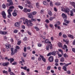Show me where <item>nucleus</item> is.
<instances>
[{
  "label": "nucleus",
  "instance_id": "f257e3e1",
  "mask_svg": "<svg viewBox=\"0 0 75 75\" xmlns=\"http://www.w3.org/2000/svg\"><path fill=\"white\" fill-rule=\"evenodd\" d=\"M36 14L37 12L35 11L32 13H28L27 15L28 16V17H29V18H33V16H35V15Z\"/></svg>",
  "mask_w": 75,
  "mask_h": 75
},
{
  "label": "nucleus",
  "instance_id": "f03ea898",
  "mask_svg": "<svg viewBox=\"0 0 75 75\" xmlns=\"http://www.w3.org/2000/svg\"><path fill=\"white\" fill-rule=\"evenodd\" d=\"M45 42L46 44H48L47 45H48L50 49H52V45L51 44V42H50L49 40L46 39L45 40Z\"/></svg>",
  "mask_w": 75,
  "mask_h": 75
},
{
  "label": "nucleus",
  "instance_id": "7ed1b4c3",
  "mask_svg": "<svg viewBox=\"0 0 75 75\" xmlns=\"http://www.w3.org/2000/svg\"><path fill=\"white\" fill-rule=\"evenodd\" d=\"M1 14L2 16V17H3L4 19H6V14L5 11H2L1 13Z\"/></svg>",
  "mask_w": 75,
  "mask_h": 75
},
{
  "label": "nucleus",
  "instance_id": "20e7f679",
  "mask_svg": "<svg viewBox=\"0 0 75 75\" xmlns=\"http://www.w3.org/2000/svg\"><path fill=\"white\" fill-rule=\"evenodd\" d=\"M49 62H52L54 61V58L52 56H50L49 58Z\"/></svg>",
  "mask_w": 75,
  "mask_h": 75
},
{
  "label": "nucleus",
  "instance_id": "39448f33",
  "mask_svg": "<svg viewBox=\"0 0 75 75\" xmlns=\"http://www.w3.org/2000/svg\"><path fill=\"white\" fill-rule=\"evenodd\" d=\"M8 15L7 16L8 18H10V17H11V14L10 10H8Z\"/></svg>",
  "mask_w": 75,
  "mask_h": 75
},
{
  "label": "nucleus",
  "instance_id": "423d86ee",
  "mask_svg": "<svg viewBox=\"0 0 75 75\" xmlns=\"http://www.w3.org/2000/svg\"><path fill=\"white\" fill-rule=\"evenodd\" d=\"M28 22H29V21H28V20L27 19H26L25 20V23H24V24H25V23L26 24L27 26H28V28H29V27H30V26H29V24H28Z\"/></svg>",
  "mask_w": 75,
  "mask_h": 75
},
{
  "label": "nucleus",
  "instance_id": "0eeeda50",
  "mask_svg": "<svg viewBox=\"0 0 75 75\" xmlns=\"http://www.w3.org/2000/svg\"><path fill=\"white\" fill-rule=\"evenodd\" d=\"M62 16L63 17V19H67V15L64 13H62Z\"/></svg>",
  "mask_w": 75,
  "mask_h": 75
},
{
  "label": "nucleus",
  "instance_id": "6e6552de",
  "mask_svg": "<svg viewBox=\"0 0 75 75\" xmlns=\"http://www.w3.org/2000/svg\"><path fill=\"white\" fill-rule=\"evenodd\" d=\"M10 64V63L9 62H6L5 63H3V64L2 65L3 66H4V67H7L8 65H9Z\"/></svg>",
  "mask_w": 75,
  "mask_h": 75
},
{
  "label": "nucleus",
  "instance_id": "1a4fd4ad",
  "mask_svg": "<svg viewBox=\"0 0 75 75\" xmlns=\"http://www.w3.org/2000/svg\"><path fill=\"white\" fill-rule=\"evenodd\" d=\"M40 57L41 58L42 61H44V62H45L46 61L45 59L44 58V56H43L41 55L40 54Z\"/></svg>",
  "mask_w": 75,
  "mask_h": 75
},
{
  "label": "nucleus",
  "instance_id": "9d476101",
  "mask_svg": "<svg viewBox=\"0 0 75 75\" xmlns=\"http://www.w3.org/2000/svg\"><path fill=\"white\" fill-rule=\"evenodd\" d=\"M69 8H68L67 7H65V11L66 12V13H68L69 12Z\"/></svg>",
  "mask_w": 75,
  "mask_h": 75
},
{
  "label": "nucleus",
  "instance_id": "9b49d317",
  "mask_svg": "<svg viewBox=\"0 0 75 75\" xmlns=\"http://www.w3.org/2000/svg\"><path fill=\"white\" fill-rule=\"evenodd\" d=\"M14 8V7L13 6H12L9 7V10H10V12H12V11H13V9Z\"/></svg>",
  "mask_w": 75,
  "mask_h": 75
},
{
  "label": "nucleus",
  "instance_id": "f8f14e48",
  "mask_svg": "<svg viewBox=\"0 0 75 75\" xmlns=\"http://www.w3.org/2000/svg\"><path fill=\"white\" fill-rule=\"evenodd\" d=\"M70 4L73 6L75 8V3L74 2H70Z\"/></svg>",
  "mask_w": 75,
  "mask_h": 75
},
{
  "label": "nucleus",
  "instance_id": "ddd939ff",
  "mask_svg": "<svg viewBox=\"0 0 75 75\" xmlns=\"http://www.w3.org/2000/svg\"><path fill=\"white\" fill-rule=\"evenodd\" d=\"M7 1L8 3H10V4L11 5H13V2H12V0H7Z\"/></svg>",
  "mask_w": 75,
  "mask_h": 75
},
{
  "label": "nucleus",
  "instance_id": "4468645a",
  "mask_svg": "<svg viewBox=\"0 0 75 75\" xmlns=\"http://www.w3.org/2000/svg\"><path fill=\"white\" fill-rule=\"evenodd\" d=\"M70 16H74V12L73 11L71 10L70 11Z\"/></svg>",
  "mask_w": 75,
  "mask_h": 75
},
{
  "label": "nucleus",
  "instance_id": "2eb2a0df",
  "mask_svg": "<svg viewBox=\"0 0 75 75\" xmlns=\"http://www.w3.org/2000/svg\"><path fill=\"white\" fill-rule=\"evenodd\" d=\"M15 27H19V26H20V24H19L18 22H16L15 23Z\"/></svg>",
  "mask_w": 75,
  "mask_h": 75
},
{
  "label": "nucleus",
  "instance_id": "dca6fc26",
  "mask_svg": "<svg viewBox=\"0 0 75 75\" xmlns=\"http://www.w3.org/2000/svg\"><path fill=\"white\" fill-rule=\"evenodd\" d=\"M62 48L63 50H65L66 49H67V48H68V47H67V45H64L63 46Z\"/></svg>",
  "mask_w": 75,
  "mask_h": 75
},
{
  "label": "nucleus",
  "instance_id": "f3484780",
  "mask_svg": "<svg viewBox=\"0 0 75 75\" xmlns=\"http://www.w3.org/2000/svg\"><path fill=\"white\" fill-rule=\"evenodd\" d=\"M5 46L6 47V49H8V48H10V45L8 44L7 45L6 44Z\"/></svg>",
  "mask_w": 75,
  "mask_h": 75
},
{
  "label": "nucleus",
  "instance_id": "a211bd4d",
  "mask_svg": "<svg viewBox=\"0 0 75 75\" xmlns=\"http://www.w3.org/2000/svg\"><path fill=\"white\" fill-rule=\"evenodd\" d=\"M29 21H30V22H33V21L35 22L36 21V19H33V18H32L31 19V20H29Z\"/></svg>",
  "mask_w": 75,
  "mask_h": 75
},
{
  "label": "nucleus",
  "instance_id": "6ab92c4d",
  "mask_svg": "<svg viewBox=\"0 0 75 75\" xmlns=\"http://www.w3.org/2000/svg\"><path fill=\"white\" fill-rule=\"evenodd\" d=\"M58 46L59 47V48H62V45L61 43H59L58 44Z\"/></svg>",
  "mask_w": 75,
  "mask_h": 75
},
{
  "label": "nucleus",
  "instance_id": "aec40b11",
  "mask_svg": "<svg viewBox=\"0 0 75 75\" xmlns=\"http://www.w3.org/2000/svg\"><path fill=\"white\" fill-rule=\"evenodd\" d=\"M55 5L56 6H58L61 5V3H60L59 2L56 3H55Z\"/></svg>",
  "mask_w": 75,
  "mask_h": 75
},
{
  "label": "nucleus",
  "instance_id": "412c9836",
  "mask_svg": "<svg viewBox=\"0 0 75 75\" xmlns=\"http://www.w3.org/2000/svg\"><path fill=\"white\" fill-rule=\"evenodd\" d=\"M60 62H64V57H62L60 59Z\"/></svg>",
  "mask_w": 75,
  "mask_h": 75
},
{
  "label": "nucleus",
  "instance_id": "4be33fe9",
  "mask_svg": "<svg viewBox=\"0 0 75 75\" xmlns=\"http://www.w3.org/2000/svg\"><path fill=\"white\" fill-rule=\"evenodd\" d=\"M12 14L14 17H16V16H17V13H15V12H13L12 13Z\"/></svg>",
  "mask_w": 75,
  "mask_h": 75
},
{
  "label": "nucleus",
  "instance_id": "5701e85b",
  "mask_svg": "<svg viewBox=\"0 0 75 75\" xmlns=\"http://www.w3.org/2000/svg\"><path fill=\"white\" fill-rule=\"evenodd\" d=\"M18 43L17 44L18 45H20L21 44V41L19 40H18Z\"/></svg>",
  "mask_w": 75,
  "mask_h": 75
},
{
  "label": "nucleus",
  "instance_id": "b1692460",
  "mask_svg": "<svg viewBox=\"0 0 75 75\" xmlns=\"http://www.w3.org/2000/svg\"><path fill=\"white\" fill-rule=\"evenodd\" d=\"M3 73L4 74H6V75H7L8 74V71H6L5 70L3 71Z\"/></svg>",
  "mask_w": 75,
  "mask_h": 75
},
{
  "label": "nucleus",
  "instance_id": "393cba45",
  "mask_svg": "<svg viewBox=\"0 0 75 75\" xmlns=\"http://www.w3.org/2000/svg\"><path fill=\"white\" fill-rule=\"evenodd\" d=\"M63 69L65 71H67V67L66 66H63Z\"/></svg>",
  "mask_w": 75,
  "mask_h": 75
},
{
  "label": "nucleus",
  "instance_id": "a878e982",
  "mask_svg": "<svg viewBox=\"0 0 75 75\" xmlns=\"http://www.w3.org/2000/svg\"><path fill=\"white\" fill-rule=\"evenodd\" d=\"M25 2L27 4H30V1L28 0H26Z\"/></svg>",
  "mask_w": 75,
  "mask_h": 75
},
{
  "label": "nucleus",
  "instance_id": "bb28decb",
  "mask_svg": "<svg viewBox=\"0 0 75 75\" xmlns=\"http://www.w3.org/2000/svg\"><path fill=\"white\" fill-rule=\"evenodd\" d=\"M10 63L11 64L12 63V62H13L14 61V59L11 58L10 59Z\"/></svg>",
  "mask_w": 75,
  "mask_h": 75
},
{
  "label": "nucleus",
  "instance_id": "cd10ccee",
  "mask_svg": "<svg viewBox=\"0 0 75 75\" xmlns=\"http://www.w3.org/2000/svg\"><path fill=\"white\" fill-rule=\"evenodd\" d=\"M43 3L44 5H47L48 4V3L46 1H43Z\"/></svg>",
  "mask_w": 75,
  "mask_h": 75
},
{
  "label": "nucleus",
  "instance_id": "c85d7f7f",
  "mask_svg": "<svg viewBox=\"0 0 75 75\" xmlns=\"http://www.w3.org/2000/svg\"><path fill=\"white\" fill-rule=\"evenodd\" d=\"M52 53V55H55V54L56 53V52L55 51H53Z\"/></svg>",
  "mask_w": 75,
  "mask_h": 75
},
{
  "label": "nucleus",
  "instance_id": "c756f323",
  "mask_svg": "<svg viewBox=\"0 0 75 75\" xmlns=\"http://www.w3.org/2000/svg\"><path fill=\"white\" fill-rule=\"evenodd\" d=\"M58 51L59 52H61L62 55H63L64 54V53H63V51H62L61 49H59Z\"/></svg>",
  "mask_w": 75,
  "mask_h": 75
},
{
  "label": "nucleus",
  "instance_id": "7c9ffc66",
  "mask_svg": "<svg viewBox=\"0 0 75 75\" xmlns=\"http://www.w3.org/2000/svg\"><path fill=\"white\" fill-rule=\"evenodd\" d=\"M27 8H24L23 9V11L25 13H27Z\"/></svg>",
  "mask_w": 75,
  "mask_h": 75
},
{
  "label": "nucleus",
  "instance_id": "2f4dec72",
  "mask_svg": "<svg viewBox=\"0 0 75 75\" xmlns=\"http://www.w3.org/2000/svg\"><path fill=\"white\" fill-rule=\"evenodd\" d=\"M64 21L67 24H69V21H68V20H67V19H64Z\"/></svg>",
  "mask_w": 75,
  "mask_h": 75
},
{
  "label": "nucleus",
  "instance_id": "473e14b6",
  "mask_svg": "<svg viewBox=\"0 0 75 75\" xmlns=\"http://www.w3.org/2000/svg\"><path fill=\"white\" fill-rule=\"evenodd\" d=\"M61 10L62 11H65V8L63 7H62L61 8Z\"/></svg>",
  "mask_w": 75,
  "mask_h": 75
},
{
  "label": "nucleus",
  "instance_id": "72a5a7b5",
  "mask_svg": "<svg viewBox=\"0 0 75 75\" xmlns=\"http://www.w3.org/2000/svg\"><path fill=\"white\" fill-rule=\"evenodd\" d=\"M32 22H30L29 21V25L30 26H32L33 25V24L32 23H31Z\"/></svg>",
  "mask_w": 75,
  "mask_h": 75
},
{
  "label": "nucleus",
  "instance_id": "f704fd0d",
  "mask_svg": "<svg viewBox=\"0 0 75 75\" xmlns=\"http://www.w3.org/2000/svg\"><path fill=\"white\" fill-rule=\"evenodd\" d=\"M49 26L52 28H53L54 27V25H53L52 24H50L49 25Z\"/></svg>",
  "mask_w": 75,
  "mask_h": 75
},
{
  "label": "nucleus",
  "instance_id": "c9c22d12",
  "mask_svg": "<svg viewBox=\"0 0 75 75\" xmlns=\"http://www.w3.org/2000/svg\"><path fill=\"white\" fill-rule=\"evenodd\" d=\"M64 58H66V57H68V56L67 54L65 53L64 55Z\"/></svg>",
  "mask_w": 75,
  "mask_h": 75
},
{
  "label": "nucleus",
  "instance_id": "e433bc0d",
  "mask_svg": "<svg viewBox=\"0 0 75 75\" xmlns=\"http://www.w3.org/2000/svg\"><path fill=\"white\" fill-rule=\"evenodd\" d=\"M34 28L35 29H36V31H39V30H40V29L38 28V27H35Z\"/></svg>",
  "mask_w": 75,
  "mask_h": 75
},
{
  "label": "nucleus",
  "instance_id": "4c0bfd02",
  "mask_svg": "<svg viewBox=\"0 0 75 75\" xmlns=\"http://www.w3.org/2000/svg\"><path fill=\"white\" fill-rule=\"evenodd\" d=\"M2 7L3 8L5 9L6 7V5H5V4H4L3 5H2Z\"/></svg>",
  "mask_w": 75,
  "mask_h": 75
},
{
  "label": "nucleus",
  "instance_id": "58836bf2",
  "mask_svg": "<svg viewBox=\"0 0 75 75\" xmlns=\"http://www.w3.org/2000/svg\"><path fill=\"white\" fill-rule=\"evenodd\" d=\"M36 7L38 8L39 7H40V6H39V3L38 2H37L36 4Z\"/></svg>",
  "mask_w": 75,
  "mask_h": 75
},
{
  "label": "nucleus",
  "instance_id": "ea45409f",
  "mask_svg": "<svg viewBox=\"0 0 75 75\" xmlns=\"http://www.w3.org/2000/svg\"><path fill=\"white\" fill-rule=\"evenodd\" d=\"M48 14L49 15V16H52V12H51V11H49L48 12Z\"/></svg>",
  "mask_w": 75,
  "mask_h": 75
},
{
  "label": "nucleus",
  "instance_id": "a19ab883",
  "mask_svg": "<svg viewBox=\"0 0 75 75\" xmlns=\"http://www.w3.org/2000/svg\"><path fill=\"white\" fill-rule=\"evenodd\" d=\"M71 63L70 62L69 63L67 64H66L65 65V67H68V65H71Z\"/></svg>",
  "mask_w": 75,
  "mask_h": 75
},
{
  "label": "nucleus",
  "instance_id": "79ce46f5",
  "mask_svg": "<svg viewBox=\"0 0 75 75\" xmlns=\"http://www.w3.org/2000/svg\"><path fill=\"white\" fill-rule=\"evenodd\" d=\"M17 63L16 62H14L12 64V65H17Z\"/></svg>",
  "mask_w": 75,
  "mask_h": 75
},
{
  "label": "nucleus",
  "instance_id": "37998d69",
  "mask_svg": "<svg viewBox=\"0 0 75 75\" xmlns=\"http://www.w3.org/2000/svg\"><path fill=\"white\" fill-rule=\"evenodd\" d=\"M18 7H19V8H20V9H21V10H23V7L22 6H18Z\"/></svg>",
  "mask_w": 75,
  "mask_h": 75
},
{
  "label": "nucleus",
  "instance_id": "c03bdc74",
  "mask_svg": "<svg viewBox=\"0 0 75 75\" xmlns=\"http://www.w3.org/2000/svg\"><path fill=\"white\" fill-rule=\"evenodd\" d=\"M50 6L51 7H52L53 6V4H52V2L51 1H50Z\"/></svg>",
  "mask_w": 75,
  "mask_h": 75
},
{
  "label": "nucleus",
  "instance_id": "a18cd8bd",
  "mask_svg": "<svg viewBox=\"0 0 75 75\" xmlns=\"http://www.w3.org/2000/svg\"><path fill=\"white\" fill-rule=\"evenodd\" d=\"M50 68H51V66H49L47 67V70L48 71H49V70H50Z\"/></svg>",
  "mask_w": 75,
  "mask_h": 75
},
{
  "label": "nucleus",
  "instance_id": "49530a36",
  "mask_svg": "<svg viewBox=\"0 0 75 75\" xmlns=\"http://www.w3.org/2000/svg\"><path fill=\"white\" fill-rule=\"evenodd\" d=\"M8 72H11V69L10 67H8Z\"/></svg>",
  "mask_w": 75,
  "mask_h": 75
},
{
  "label": "nucleus",
  "instance_id": "de8ad7c7",
  "mask_svg": "<svg viewBox=\"0 0 75 75\" xmlns=\"http://www.w3.org/2000/svg\"><path fill=\"white\" fill-rule=\"evenodd\" d=\"M62 36L63 37V38H67V35L65 34H63Z\"/></svg>",
  "mask_w": 75,
  "mask_h": 75
},
{
  "label": "nucleus",
  "instance_id": "09e8293b",
  "mask_svg": "<svg viewBox=\"0 0 75 75\" xmlns=\"http://www.w3.org/2000/svg\"><path fill=\"white\" fill-rule=\"evenodd\" d=\"M51 54H52V53L51 52H50L47 55V57H48V56H50L51 55Z\"/></svg>",
  "mask_w": 75,
  "mask_h": 75
},
{
  "label": "nucleus",
  "instance_id": "8fccbe9b",
  "mask_svg": "<svg viewBox=\"0 0 75 75\" xmlns=\"http://www.w3.org/2000/svg\"><path fill=\"white\" fill-rule=\"evenodd\" d=\"M49 20L51 21H52V20H53V18L52 17L50 18L49 19Z\"/></svg>",
  "mask_w": 75,
  "mask_h": 75
},
{
  "label": "nucleus",
  "instance_id": "3c124183",
  "mask_svg": "<svg viewBox=\"0 0 75 75\" xmlns=\"http://www.w3.org/2000/svg\"><path fill=\"white\" fill-rule=\"evenodd\" d=\"M67 73L68 74H71V71H70L69 70L67 71Z\"/></svg>",
  "mask_w": 75,
  "mask_h": 75
},
{
  "label": "nucleus",
  "instance_id": "603ef678",
  "mask_svg": "<svg viewBox=\"0 0 75 75\" xmlns=\"http://www.w3.org/2000/svg\"><path fill=\"white\" fill-rule=\"evenodd\" d=\"M16 49H17V50H19L20 49V47L18 46H16Z\"/></svg>",
  "mask_w": 75,
  "mask_h": 75
},
{
  "label": "nucleus",
  "instance_id": "864d4df0",
  "mask_svg": "<svg viewBox=\"0 0 75 75\" xmlns=\"http://www.w3.org/2000/svg\"><path fill=\"white\" fill-rule=\"evenodd\" d=\"M23 50L25 52H26V51H27V47H24Z\"/></svg>",
  "mask_w": 75,
  "mask_h": 75
},
{
  "label": "nucleus",
  "instance_id": "5fc2aeb1",
  "mask_svg": "<svg viewBox=\"0 0 75 75\" xmlns=\"http://www.w3.org/2000/svg\"><path fill=\"white\" fill-rule=\"evenodd\" d=\"M10 5H11V4H10H10H6V7H8L9 6H10Z\"/></svg>",
  "mask_w": 75,
  "mask_h": 75
},
{
  "label": "nucleus",
  "instance_id": "6e6d98bb",
  "mask_svg": "<svg viewBox=\"0 0 75 75\" xmlns=\"http://www.w3.org/2000/svg\"><path fill=\"white\" fill-rule=\"evenodd\" d=\"M58 55L59 57H62V54H60L59 53L58 54Z\"/></svg>",
  "mask_w": 75,
  "mask_h": 75
},
{
  "label": "nucleus",
  "instance_id": "4d7b16f0",
  "mask_svg": "<svg viewBox=\"0 0 75 75\" xmlns=\"http://www.w3.org/2000/svg\"><path fill=\"white\" fill-rule=\"evenodd\" d=\"M7 33V32H6L5 31H3L2 33V34L3 35H5V34H6Z\"/></svg>",
  "mask_w": 75,
  "mask_h": 75
},
{
  "label": "nucleus",
  "instance_id": "13d9d810",
  "mask_svg": "<svg viewBox=\"0 0 75 75\" xmlns=\"http://www.w3.org/2000/svg\"><path fill=\"white\" fill-rule=\"evenodd\" d=\"M23 54L24 57H26V56H27V54H26V53H23Z\"/></svg>",
  "mask_w": 75,
  "mask_h": 75
},
{
  "label": "nucleus",
  "instance_id": "bf43d9fd",
  "mask_svg": "<svg viewBox=\"0 0 75 75\" xmlns=\"http://www.w3.org/2000/svg\"><path fill=\"white\" fill-rule=\"evenodd\" d=\"M45 21L46 23H50V21H49L48 19H46Z\"/></svg>",
  "mask_w": 75,
  "mask_h": 75
},
{
  "label": "nucleus",
  "instance_id": "052dcab7",
  "mask_svg": "<svg viewBox=\"0 0 75 75\" xmlns=\"http://www.w3.org/2000/svg\"><path fill=\"white\" fill-rule=\"evenodd\" d=\"M10 75H15V74L13 72H10Z\"/></svg>",
  "mask_w": 75,
  "mask_h": 75
},
{
  "label": "nucleus",
  "instance_id": "680f3d73",
  "mask_svg": "<svg viewBox=\"0 0 75 75\" xmlns=\"http://www.w3.org/2000/svg\"><path fill=\"white\" fill-rule=\"evenodd\" d=\"M14 54H15V53L13 51L11 52V55H14Z\"/></svg>",
  "mask_w": 75,
  "mask_h": 75
},
{
  "label": "nucleus",
  "instance_id": "e2e57ef3",
  "mask_svg": "<svg viewBox=\"0 0 75 75\" xmlns=\"http://www.w3.org/2000/svg\"><path fill=\"white\" fill-rule=\"evenodd\" d=\"M55 61L56 63H58V59H55Z\"/></svg>",
  "mask_w": 75,
  "mask_h": 75
},
{
  "label": "nucleus",
  "instance_id": "0e129e2a",
  "mask_svg": "<svg viewBox=\"0 0 75 75\" xmlns=\"http://www.w3.org/2000/svg\"><path fill=\"white\" fill-rule=\"evenodd\" d=\"M13 32L14 33H17L18 32V30H14Z\"/></svg>",
  "mask_w": 75,
  "mask_h": 75
},
{
  "label": "nucleus",
  "instance_id": "69168bd1",
  "mask_svg": "<svg viewBox=\"0 0 75 75\" xmlns=\"http://www.w3.org/2000/svg\"><path fill=\"white\" fill-rule=\"evenodd\" d=\"M14 52L16 54V53H17V50L16 49L14 50Z\"/></svg>",
  "mask_w": 75,
  "mask_h": 75
},
{
  "label": "nucleus",
  "instance_id": "338daca9",
  "mask_svg": "<svg viewBox=\"0 0 75 75\" xmlns=\"http://www.w3.org/2000/svg\"><path fill=\"white\" fill-rule=\"evenodd\" d=\"M42 45H41V43H39L38 44V47H41Z\"/></svg>",
  "mask_w": 75,
  "mask_h": 75
},
{
  "label": "nucleus",
  "instance_id": "774afa93",
  "mask_svg": "<svg viewBox=\"0 0 75 75\" xmlns=\"http://www.w3.org/2000/svg\"><path fill=\"white\" fill-rule=\"evenodd\" d=\"M72 51H73V52H74V53H75V48H72Z\"/></svg>",
  "mask_w": 75,
  "mask_h": 75
}]
</instances>
